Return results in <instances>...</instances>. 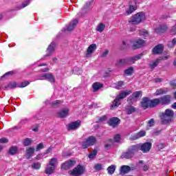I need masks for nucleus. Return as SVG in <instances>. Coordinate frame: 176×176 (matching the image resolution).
Here are the masks:
<instances>
[{
  "instance_id": "f257e3e1",
  "label": "nucleus",
  "mask_w": 176,
  "mask_h": 176,
  "mask_svg": "<svg viewBox=\"0 0 176 176\" xmlns=\"http://www.w3.org/2000/svg\"><path fill=\"white\" fill-rule=\"evenodd\" d=\"M145 20H146V16L144 12H141L133 15L129 19V23L133 25H138V24H141V23L145 21Z\"/></svg>"
},
{
  "instance_id": "f03ea898",
  "label": "nucleus",
  "mask_w": 176,
  "mask_h": 176,
  "mask_svg": "<svg viewBox=\"0 0 176 176\" xmlns=\"http://www.w3.org/2000/svg\"><path fill=\"white\" fill-rule=\"evenodd\" d=\"M131 94V91H126L121 92L117 98L114 100L112 104L111 105V109H115V108H118V107L120 104V100H123V98H126L127 96Z\"/></svg>"
},
{
  "instance_id": "7ed1b4c3",
  "label": "nucleus",
  "mask_w": 176,
  "mask_h": 176,
  "mask_svg": "<svg viewBox=\"0 0 176 176\" xmlns=\"http://www.w3.org/2000/svg\"><path fill=\"white\" fill-rule=\"evenodd\" d=\"M58 164V161H57V158L54 157L50 159L49 164H47V166L45 168V174H47V175H50L51 174H53Z\"/></svg>"
},
{
  "instance_id": "20e7f679",
  "label": "nucleus",
  "mask_w": 176,
  "mask_h": 176,
  "mask_svg": "<svg viewBox=\"0 0 176 176\" xmlns=\"http://www.w3.org/2000/svg\"><path fill=\"white\" fill-rule=\"evenodd\" d=\"M144 56L142 54H140L133 57L128 58L126 59H120L116 63V67H122V65H126L127 63H134L135 61H138V60L141 59V58Z\"/></svg>"
},
{
  "instance_id": "39448f33",
  "label": "nucleus",
  "mask_w": 176,
  "mask_h": 176,
  "mask_svg": "<svg viewBox=\"0 0 176 176\" xmlns=\"http://www.w3.org/2000/svg\"><path fill=\"white\" fill-rule=\"evenodd\" d=\"M97 142V139L94 136H90L89 137L85 142H82V148L83 149H87L89 146H91L94 145Z\"/></svg>"
},
{
  "instance_id": "423d86ee",
  "label": "nucleus",
  "mask_w": 176,
  "mask_h": 176,
  "mask_svg": "<svg viewBox=\"0 0 176 176\" xmlns=\"http://www.w3.org/2000/svg\"><path fill=\"white\" fill-rule=\"evenodd\" d=\"M36 80H48L51 83H54V76L52 74H43L38 76V78Z\"/></svg>"
},
{
  "instance_id": "0eeeda50",
  "label": "nucleus",
  "mask_w": 176,
  "mask_h": 176,
  "mask_svg": "<svg viewBox=\"0 0 176 176\" xmlns=\"http://www.w3.org/2000/svg\"><path fill=\"white\" fill-rule=\"evenodd\" d=\"M70 175H82L85 174V167L82 165H78L72 170H69Z\"/></svg>"
},
{
  "instance_id": "6e6552de",
  "label": "nucleus",
  "mask_w": 176,
  "mask_h": 176,
  "mask_svg": "<svg viewBox=\"0 0 176 176\" xmlns=\"http://www.w3.org/2000/svg\"><path fill=\"white\" fill-rule=\"evenodd\" d=\"M96 50H97V45L96 44L90 45L87 50V52L85 53V57H87V58H90V57L93 56V53H94Z\"/></svg>"
},
{
  "instance_id": "1a4fd4ad",
  "label": "nucleus",
  "mask_w": 176,
  "mask_h": 176,
  "mask_svg": "<svg viewBox=\"0 0 176 176\" xmlns=\"http://www.w3.org/2000/svg\"><path fill=\"white\" fill-rule=\"evenodd\" d=\"M140 151L143 152V153H148L151 151V148H152V143L151 142H147L144 144H140Z\"/></svg>"
},
{
  "instance_id": "9d476101",
  "label": "nucleus",
  "mask_w": 176,
  "mask_h": 176,
  "mask_svg": "<svg viewBox=\"0 0 176 176\" xmlns=\"http://www.w3.org/2000/svg\"><path fill=\"white\" fill-rule=\"evenodd\" d=\"M160 101L161 102V105H168L170 102H171V96L170 95H165L161 98H160Z\"/></svg>"
},
{
  "instance_id": "9b49d317",
  "label": "nucleus",
  "mask_w": 176,
  "mask_h": 176,
  "mask_svg": "<svg viewBox=\"0 0 176 176\" xmlns=\"http://www.w3.org/2000/svg\"><path fill=\"white\" fill-rule=\"evenodd\" d=\"M76 164V162L74 160H69L64 164H62L61 168L62 170H69L72 167H74Z\"/></svg>"
},
{
  "instance_id": "f8f14e48",
  "label": "nucleus",
  "mask_w": 176,
  "mask_h": 176,
  "mask_svg": "<svg viewBox=\"0 0 176 176\" xmlns=\"http://www.w3.org/2000/svg\"><path fill=\"white\" fill-rule=\"evenodd\" d=\"M140 97H142V91H135L128 98V102L137 101V99L140 98Z\"/></svg>"
},
{
  "instance_id": "ddd939ff",
  "label": "nucleus",
  "mask_w": 176,
  "mask_h": 176,
  "mask_svg": "<svg viewBox=\"0 0 176 176\" xmlns=\"http://www.w3.org/2000/svg\"><path fill=\"white\" fill-rule=\"evenodd\" d=\"M145 45V41L142 39L137 40L132 43V49H140V47H142Z\"/></svg>"
},
{
  "instance_id": "4468645a",
  "label": "nucleus",
  "mask_w": 176,
  "mask_h": 176,
  "mask_svg": "<svg viewBox=\"0 0 176 176\" xmlns=\"http://www.w3.org/2000/svg\"><path fill=\"white\" fill-rule=\"evenodd\" d=\"M141 107L143 109H148V108H151V100L148 98H143L141 102Z\"/></svg>"
},
{
  "instance_id": "2eb2a0df",
  "label": "nucleus",
  "mask_w": 176,
  "mask_h": 176,
  "mask_svg": "<svg viewBox=\"0 0 176 176\" xmlns=\"http://www.w3.org/2000/svg\"><path fill=\"white\" fill-rule=\"evenodd\" d=\"M163 49H164V46L162 44H159L153 49V54H161L163 53Z\"/></svg>"
},
{
  "instance_id": "dca6fc26",
  "label": "nucleus",
  "mask_w": 176,
  "mask_h": 176,
  "mask_svg": "<svg viewBox=\"0 0 176 176\" xmlns=\"http://www.w3.org/2000/svg\"><path fill=\"white\" fill-rule=\"evenodd\" d=\"M80 126V121H75L73 122L68 125V130H76L77 129H79V126Z\"/></svg>"
},
{
  "instance_id": "f3484780",
  "label": "nucleus",
  "mask_w": 176,
  "mask_h": 176,
  "mask_svg": "<svg viewBox=\"0 0 176 176\" xmlns=\"http://www.w3.org/2000/svg\"><path fill=\"white\" fill-rule=\"evenodd\" d=\"M54 49H56V43L54 42H52L47 48V54L45 56L47 57H49V56H52V53L54 52Z\"/></svg>"
},
{
  "instance_id": "a211bd4d",
  "label": "nucleus",
  "mask_w": 176,
  "mask_h": 176,
  "mask_svg": "<svg viewBox=\"0 0 176 176\" xmlns=\"http://www.w3.org/2000/svg\"><path fill=\"white\" fill-rule=\"evenodd\" d=\"M102 87H104V84L100 82H94L92 85V89H93L94 93L98 91V90H100V89H102Z\"/></svg>"
},
{
  "instance_id": "6ab92c4d",
  "label": "nucleus",
  "mask_w": 176,
  "mask_h": 176,
  "mask_svg": "<svg viewBox=\"0 0 176 176\" xmlns=\"http://www.w3.org/2000/svg\"><path fill=\"white\" fill-rule=\"evenodd\" d=\"M68 113H69V109L67 108L62 109L60 111L58 112V118H67L68 116Z\"/></svg>"
},
{
  "instance_id": "aec40b11",
  "label": "nucleus",
  "mask_w": 176,
  "mask_h": 176,
  "mask_svg": "<svg viewBox=\"0 0 176 176\" xmlns=\"http://www.w3.org/2000/svg\"><path fill=\"white\" fill-rule=\"evenodd\" d=\"M168 27L166 25H160L158 28L155 29V32L156 34H163V32H166L167 31Z\"/></svg>"
},
{
  "instance_id": "412c9836",
  "label": "nucleus",
  "mask_w": 176,
  "mask_h": 176,
  "mask_svg": "<svg viewBox=\"0 0 176 176\" xmlns=\"http://www.w3.org/2000/svg\"><path fill=\"white\" fill-rule=\"evenodd\" d=\"M119 123H120V120L116 117L112 118L109 121V126H111V127H116Z\"/></svg>"
},
{
  "instance_id": "4be33fe9",
  "label": "nucleus",
  "mask_w": 176,
  "mask_h": 176,
  "mask_svg": "<svg viewBox=\"0 0 176 176\" xmlns=\"http://www.w3.org/2000/svg\"><path fill=\"white\" fill-rule=\"evenodd\" d=\"M167 58H168V56H164L161 59H156L155 60H154L152 63L150 64V67L151 69L156 68V67L159 65V63H160V60H167Z\"/></svg>"
},
{
  "instance_id": "5701e85b",
  "label": "nucleus",
  "mask_w": 176,
  "mask_h": 176,
  "mask_svg": "<svg viewBox=\"0 0 176 176\" xmlns=\"http://www.w3.org/2000/svg\"><path fill=\"white\" fill-rule=\"evenodd\" d=\"M79 23V21L78 19H74L72 21V22L69 23L68 27L67 28V31H72L75 27H76V25Z\"/></svg>"
},
{
  "instance_id": "b1692460",
  "label": "nucleus",
  "mask_w": 176,
  "mask_h": 176,
  "mask_svg": "<svg viewBox=\"0 0 176 176\" xmlns=\"http://www.w3.org/2000/svg\"><path fill=\"white\" fill-rule=\"evenodd\" d=\"M133 156L134 154L129 148L128 151L124 153L120 157L121 159H131V157H133Z\"/></svg>"
},
{
  "instance_id": "393cba45",
  "label": "nucleus",
  "mask_w": 176,
  "mask_h": 176,
  "mask_svg": "<svg viewBox=\"0 0 176 176\" xmlns=\"http://www.w3.org/2000/svg\"><path fill=\"white\" fill-rule=\"evenodd\" d=\"M145 135H146V131H139L138 133L135 134L133 137H132V140H138V138H141L142 137H145Z\"/></svg>"
},
{
  "instance_id": "a878e982",
  "label": "nucleus",
  "mask_w": 176,
  "mask_h": 176,
  "mask_svg": "<svg viewBox=\"0 0 176 176\" xmlns=\"http://www.w3.org/2000/svg\"><path fill=\"white\" fill-rule=\"evenodd\" d=\"M167 93H168V89L162 88V89H157L154 94V96H162L163 94H167Z\"/></svg>"
},
{
  "instance_id": "bb28decb",
  "label": "nucleus",
  "mask_w": 176,
  "mask_h": 176,
  "mask_svg": "<svg viewBox=\"0 0 176 176\" xmlns=\"http://www.w3.org/2000/svg\"><path fill=\"white\" fill-rule=\"evenodd\" d=\"M151 108H153L155 107H157V105H161L160 98H155L153 100H150Z\"/></svg>"
},
{
  "instance_id": "cd10ccee",
  "label": "nucleus",
  "mask_w": 176,
  "mask_h": 176,
  "mask_svg": "<svg viewBox=\"0 0 176 176\" xmlns=\"http://www.w3.org/2000/svg\"><path fill=\"white\" fill-rule=\"evenodd\" d=\"M161 118V122L164 123V124H167V123H169V122H171V118L164 115V114H161L160 116Z\"/></svg>"
},
{
  "instance_id": "c85d7f7f",
  "label": "nucleus",
  "mask_w": 176,
  "mask_h": 176,
  "mask_svg": "<svg viewBox=\"0 0 176 176\" xmlns=\"http://www.w3.org/2000/svg\"><path fill=\"white\" fill-rule=\"evenodd\" d=\"M129 149L131 150V153L134 155V153L138 152V151H141L140 144L133 145Z\"/></svg>"
},
{
  "instance_id": "c756f323",
  "label": "nucleus",
  "mask_w": 176,
  "mask_h": 176,
  "mask_svg": "<svg viewBox=\"0 0 176 176\" xmlns=\"http://www.w3.org/2000/svg\"><path fill=\"white\" fill-rule=\"evenodd\" d=\"M131 171V168L127 165H123L121 166L120 173L122 174H128V173H130Z\"/></svg>"
},
{
  "instance_id": "7c9ffc66",
  "label": "nucleus",
  "mask_w": 176,
  "mask_h": 176,
  "mask_svg": "<svg viewBox=\"0 0 176 176\" xmlns=\"http://www.w3.org/2000/svg\"><path fill=\"white\" fill-rule=\"evenodd\" d=\"M135 10H137V6L129 5V9L126 11V16H130L131 13H133Z\"/></svg>"
},
{
  "instance_id": "2f4dec72",
  "label": "nucleus",
  "mask_w": 176,
  "mask_h": 176,
  "mask_svg": "<svg viewBox=\"0 0 176 176\" xmlns=\"http://www.w3.org/2000/svg\"><path fill=\"white\" fill-rule=\"evenodd\" d=\"M35 152V148L34 147H29L26 149V155L28 156V159H30L34 153Z\"/></svg>"
},
{
  "instance_id": "473e14b6",
  "label": "nucleus",
  "mask_w": 176,
  "mask_h": 176,
  "mask_svg": "<svg viewBox=\"0 0 176 176\" xmlns=\"http://www.w3.org/2000/svg\"><path fill=\"white\" fill-rule=\"evenodd\" d=\"M116 170V165H111L107 168V173L109 174V175H112L113 173H115V170Z\"/></svg>"
},
{
  "instance_id": "72a5a7b5",
  "label": "nucleus",
  "mask_w": 176,
  "mask_h": 176,
  "mask_svg": "<svg viewBox=\"0 0 176 176\" xmlns=\"http://www.w3.org/2000/svg\"><path fill=\"white\" fill-rule=\"evenodd\" d=\"M162 114L171 118L173 116H174V111L170 109H168L165 111L164 113H162Z\"/></svg>"
},
{
  "instance_id": "f704fd0d",
  "label": "nucleus",
  "mask_w": 176,
  "mask_h": 176,
  "mask_svg": "<svg viewBox=\"0 0 176 176\" xmlns=\"http://www.w3.org/2000/svg\"><path fill=\"white\" fill-rule=\"evenodd\" d=\"M105 30V25L104 23H99L96 28L98 32H102Z\"/></svg>"
},
{
  "instance_id": "c9c22d12",
  "label": "nucleus",
  "mask_w": 176,
  "mask_h": 176,
  "mask_svg": "<svg viewBox=\"0 0 176 176\" xmlns=\"http://www.w3.org/2000/svg\"><path fill=\"white\" fill-rule=\"evenodd\" d=\"M131 45V41L130 40H126L122 42V50L124 49H127Z\"/></svg>"
},
{
  "instance_id": "e433bc0d",
  "label": "nucleus",
  "mask_w": 176,
  "mask_h": 176,
  "mask_svg": "<svg viewBox=\"0 0 176 176\" xmlns=\"http://www.w3.org/2000/svg\"><path fill=\"white\" fill-rule=\"evenodd\" d=\"M155 126V120L151 118L150 120L147 122L146 130H149L151 127H153Z\"/></svg>"
},
{
  "instance_id": "4c0bfd02",
  "label": "nucleus",
  "mask_w": 176,
  "mask_h": 176,
  "mask_svg": "<svg viewBox=\"0 0 176 176\" xmlns=\"http://www.w3.org/2000/svg\"><path fill=\"white\" fill-rule=\"evenodd\" d=\"M126 112L127 115H131V113L135 112V108L133 106H130L126 109Z\"/></svg>"
},
{
  "instance_id": "58836bf2",
  "label": "nucleus",
  "mask_w": 176,
  "mask_h": 176,
  "mask_svg": "<svg viewBox=\"0 0 176 176\" xmlns=\"http://www.w3.org/2000/svg\"><path fill=\"white\" fill-rule=\"evenodd\" d=\"M19 151V148L16 146H12L9 149L10 155H16Z\"/></svg>"
},
{
  "instance_id": "ea45409f",
  "label": "nucleus",
  "mask_w": 176,
  "mask_h": 176,
  "mask_svg": "<svg viewBox=\"0 0 176 176\" xmlns=\"http://www.w3.org/2000/svg\"><path fill=\"white\" fill-rule=\"evenodd\" d=\"M113 142H112V140H109L107 141L104 144V148L105 149H111V147L112 146Z\"/></svg>"
},
{
  "instance_id": "a19ab883",
  "label": "nucleus",
  "mask_w": 176,
  "mask_h": 176,
  "mask_svg": "<svg viewBox=\"0 0 176 176\" xmlns=\"http://www.w3.org/2000/svg\"><path fill=\"white\" fill-rule=\"evenodd\" d=\"M24 146H30L32 144V140L30 138H26L23 140V142Z\"/></svg>"
},
{
  "instance_id": "79ce46f5",
  "label": "nucleus",
  "mask_w": 176,
  "mask_h": 176,
  "mask_svg": "<svg viewBox=\"0 0 176 176\" xmlns=\"http://www.w3.org/2000/svg\"><path fill=\"white\" fill-rule=\"evenodd\" d=\"M17 87V84L16 82H10L8 86L6 87V89H16Z\"/></svg>"
},
{
  "instance_id": "37998d69",
  "label": "nucleus",
  "mask_w": 176,
  "mask_h": 176,
  "mask_svg": "<svg viewBox=\"0 0 176 176\" xmlns=\"http://www.w3.org/2000/svg\"><path fill=\"white\" fill-rule=\"evenodd\" d=\"M94 169L96 171H101V170H104V166L102 164H96L94 166Z\"/></svg>"
},
{
  "instance_id": "c03bdc74",
  "label": "nucleus",
  "mask_w": 176,
  "mask_h": 176,
  "mask_svg": "<svg viewBox=\"0 0 176 176\" xmlns=\"http://www.w3.org/2000/svg\"><path fill=\"white\" fill-rule=\"evenodd\" d=\"M133 71H134V68H133V67H131L124 71V74L126 75L130 76L133 74Z\"/></svg>"
},
{
  "instance_id": "a18cd8bd",
  "label": "nucleus",
  "mask_w": 176,
  "mask_h": 176,
  "mask_svg": "<svg viewBox=\"0 0 176 176\" xmlns=\"http://www.w3.org/2000/svg\"><path fill=\"white\" fill-rule=\"evenodd\" d=\"M139 34L140 35V36H144V38H146V36H148V31L142 30L139 31Z\"/></svg>"
},
{
  "instance_id": "49530a36",
  "label": "nucleus",
  "mask_w": 176,
  "mask_h": 176,
  "mask_svg": "<svg viewBox=\"0 0 176 176\" xmlns=\"http://www.w3.org/2000/svg\"><path fill=\"white\" fill-rule=\"evenodd\" d=\"M33 170H39L41 168V163L35 162L32 165Z\"/></svg>"
},
{
  "instance_id": "de8ad7c7",
  "label": "nucleus",
  "mask_w": 176,
  "mask_h": 176,
  "mask_svg": "<svg viewBox=\"0 0 176 176\" xmlns=\"http://www.w3.org/2000/svg\"><path fill=\"white\" fill-rule=\"evenodd\" d=\"M73 72L76 74V75H80V74H82V69L76 67L73 68Z\"/></svg>"
},
{
  "instance_id": "09e8293b",
  "label": "nucleus",
  "mask_w": 176,
  "mask_h": 176,
  "mask_svg": "<svg viewBox=\"0 0 176 176\" xmlns=\"http://www.w3.org/2000/svg\"><path fill=\"white\" fill-rule=\"evenodd\" d=\"M96 156H97V150L94 149L93 152L89 155L88 157L89 159H94Z\"/></svg>"
},
{
  "instance_id": "8fccbe9b",
  "label": "nucleus",
  "mask_w": 176,
  "mask_h": 176,
  "mask_svg": "<svg viewBox=\"0 0 176 176\" xmlns=\"http://www.w3.org/2000/svg\"><path fill=\"white\" fill-rule=\"evenodd\" d=\"M30 0H27L22 3V4L20 6V9H24V8H26V6H28L30 5Z\"/></svg>"
},
{
  "instance_id": "3c124183",
  "label": "nucleus",
  "mask_w": 176,
  "mask_h": 176,
  "mask_svg": "<svg viewBox=\"0 0 176 176\" xmlns=\"http://www.w3.org/2000/svg\"><path fill=\"white\" fill-rule=\"evenodd\" d=\"M176 45V38H174L171 42H169L168 43V47H174V46H175Z\"/></svg>"
},
{
  "instance_id": "603ef678",
  "label": "nucleus",
  "mask_w": 176,
  "mask_h": 176,
  "mask_svg": "<svg viewBox=\"0 0 176 176\" xmlns=\"http://www.w3.org/2000/svg\"><path fill=\"white\" fill-rule=\"evenodd\" d=\"M164 146H166V145L163 143H160L157 145L156 146V149H157V151H160L161 149H164Z\"/></svg>"
},
{
  "instance_id": "864d4df0",
  "label": "nucleus",
  "mask_w": 176,
  "mask_h": 176,
  "mask_svg": "<svg viewBox=\"0 0 176 176\" xmlns=\"http://www.w3.org/2000/svg\"><path fill=\"white\" fill-rule=\"evenodd\" d=\"M124 85L123 81H119L116 83V89H117L118 90H119V89H120V87H122V86Z\"/></svg>"
},
{
  "instance_id": "5fc2aeb1",
  "label": "nucleus",
  "mask_w": 176,
  "mask_h": 176,
  "mask_svg": "<svg viewBox=\"0 0 176 176\" xmlns=\"http://www.w3.org/2000/svg\"><path fill=\"white\" fill-rule=\"evenodd\" d=\"M28 85H30V82L24 81L23 82H21V84L18 87H26V86H28Z\"/></svg>"
},
{
  "instance_id": "6e6d98bb",
  "label": "nucleus",
  "mask_w": 176,
  "mask_h": 176,
  "mask_svg": "<svg viewBox=\"0 0 176 176\" xmlns=\"http://www.w3.org/2000/svg\"><path fill=\"white\" fill-rule=\"evenodd\" d=\"M170 35H176V24L171 28Z\"/></svg>"
},
{
  "instance_id": "4d7b16f0",
  "label": "nucleus",
  "mask_w": 176,
  "mask_h": 176,
  "mask_svg": "<svg viewBox=\"0 0 176 176\" xmlns=\"http://www.w3.org/2000/svg\"><path fill=\"white\" fill-rule=\"evenodd\" d=\"M41 149H43V143L38 144L36 148V151L37 152L38 151H41Z\"/></svg>"
},
{
  "instance_id": "13d9d810",
  "label": "nucleus",
  "mask_w": 176,
  "mask_h": 176,
  "mask_svg": "<svg viewBox=\"0 0 176 176\" xmlns=\"http://www.w3.org/2000/svg\"><path fill=\"white\" fill-rule=\"evenodd\" d=\"M8 142H9V140L6 138H2L0 139V144H6Z\"/></svg>"
},
{
  "instance_id": "bf43d9fd",
  "label": "nucleus",
  "mask_w": 176,
  "mask_h": 176,
  "mask_svg": "<svg viewBox=\"0 0 176 176\" xmlns=\"http://www.w3.org/2000/svg\"><path fill=\"white\" fill-rule=\"evenodd\" d=\"M106 120H107V116H103L102 117L99 118V120H98V123H101L102 122H105Z\"/></svg>"
},
{
  "instance_id": "052dcab7",
  "label": "nucleus",
  "mask_w": 176,
  "mask_h": 176,
  "mask_svg": "<svg viewBox=\"0 0 176 176\" xmlns=\"http://www.w3.org/2000/svg\"><path fill=\"white\" fill-rule=\"evenodd\" d=\"M45 155H46V154H38L37 156H36V159H37V160H41V159H45V157H45Z\"/></svg>"
},
{
  "instance_id": "680f3d73",
  "label": "nucleus",
  "mask_w": 176,
  "mask_h": 176,
  "mask_svg": "<svg viewBox=\"0 0 176 176\" xmlns=\"http://www.w3.org/2000/svg\"><path fill=\"white\" fill-rule=\"evenodd\" d=\"M114 141L115 142H119L120 141V135L117 134L114 136Z\"/></svg>"
},
{
  "instance_id": "e2e57ef3",
  "label": "nucleus",
  "mask_w": 176,
  "mask_h": 176,
  "mask_svg": "<svg viewBox=\"0 0 176 176\" xmlns=\"http://www.w3.org/2000/svg\"><path fill=\"white\" fill-rule=\"evenodd\" d=\"M13 74H14V72H8L6 73L3 76H1V79H3V78H5V76H12V75H13Z\"/></svg>"
},
{
  "instance_id": "0e129e2a",
  "label": "nucleus",
  "mask_w": 176,
  "mask_h": 176,
  "mask_svg": "<svg viewBox=\"0 0 176 176\" xmlns=\"http://www.w3.org/2000/svg\"><path fill=\"white\" fill-rule=\"evenodd\" d=\"M61 102V101L60 100H55L54 102H52V107H57V105H58V104H60Z\"/></svg>"
},
{
  "instance_id": "69168bd1",
  "label": "nucleus",
  "mask_w": 176,
  "mask_h": 176,
  "mask_svg": "<svg viewBox=\"0 0 176 176\" xmlns=\"http://www.w3.org/2000/svg\"><path fill=\"white\" fill-rule=\"evenodd\" d=\"M149 170V165L145 164L143 166V170L144 171H148Z\"/></svg>"
},
{
  "instance_id": "338daca9",
  "label": "nucleus",
  "mask_w": 176,
  "mask_h": 176,
  "mask_svg": "<svg viewBox=\"0 0 176 176\" xmlns=\"http://www.w3.org/2000/svg\"><path fill=\"white\" fill-rule=\"evenodd\" d=\"M28 122V120L27 118L23 119L20 121V124H25Z\"/></svg>"
},
{
  "instance_id": "774afa93",
  "label": "nucleus",
  "mask_w": 176,
  "mask_h": 176,
  "mask_svg": "<svg viewBox=\"0 0 176 176\" xmlns=\"http://www.w3.org/2000/svg\"><path fill=\"white\" fill-rule=\"evenodd\" d=\"M170 86H173V87H176V81H171Z\"/></svg>"
}]
</instances>
